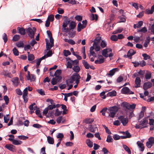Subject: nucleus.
<instances>
[{
    "mask_svg": "<svg viewBox=\"0 0 154 154\" xmlns=\"http://www.w3.org/2000/svg\"><path fill=\"white\" fill-rule=\"evenodd\" d=\"M53 46H54V45L51 44L50 42L48 43H47V44H46L47 50L48 51L50 50Z\"/></svg>",
    "mask_w": 154,
    "mask_h": 154,
    "instance_id": "42",
    "label": "nucleus"
},
{
    "mask_svg": "<svg viewBox=\"0 0 154 154\" xmlns=\"http://www.w3.org/2000/svg\"><path fill=\"white\" fill-rule=\"evenodd\" d=\"M68 34L71 37L73 38L75 35V31H73V29H70Z\"/></svg>",
    "mask_w": 154,
    "mask_h": 154,
    "instance_id": "25",
    "label": "nucleus"
},
{
    "mask_svg": "<svg viewBox=\"0 0 154 154\" xmlns=\"http://www.w3.org/2000/svg\"><path fill=\"white\" fill-rule=\"evenodd\" d=\"M123 147L125 150L127 152L128 154H131V151L127 145L123 144Z\"/></svg>",
    "mask_w": 154,
    "mask_h": 154,
    "instance_id": "30",
    "label": "nucleus"
},
{
    "mask_svg": "<svg viewBox=\"0 0 154 154\" xmlns=\"http://www.w3.org/2000/svg\"><path fill=\"white\" fill-rule=\"evenodd\" d=\"M136 105L133 104L130 105L127 102H123L121 104V106L124 108L130 110V109H134L135 108Z\"/></svg>",
    "mask_w": 154,
    "mask_h": 154,
    "instance_id": "2",
    "label": "nucleus"
},
{
    "mask_svg": "<svg viewBox=\"0 0 154 154\" xmlns=\"http://www.w3.org/2000/svg\"><path fill=\"white\" fill-rule=\"evenodd\" d=\"M13 53L16 56H17L19 55V52L16 48H14L13 49Z\"/></svg>",
    "mask_w": 154,
    "mask_h": 154,
    "instance_id": "41",
    "label": "nucleus"
},
{
    "mask_svg": "<svg viewBox=\"0 0 154 154\" xmlns=\"http://www.w3.org/2000/svg\"><path fill=\"white\" fill-rule=\"evenodd\" d=\"M37 91L41 95L43 96L45 95V92L42 89H37Z\"/></svg>",
    "mask_w": 154,
    "mask_h": 154,
    "instance_id": "51",
    "label": "nucleus"
},
{
    "mask_svg": "<svg viewBox=\"0 0 154 154\" xmlns=\"http://www.w3.org/2000/svg\"><path fill=\"white\" fill-rule=\"evenodd\" d=\"M94 121L93 119L87 118L85 119L84 120V122L86 124H91Z\"/></svg>",
    "mask_w": 154,
    "mask_h": 154,
    "instance_id": "24",
    "label": "nucleus"
},
{
    "mask_svg": "<svg viewBox=\"0 0 154 154\" xmlns=\"http://www.w3.org/2000/svg\"><path fill=\"white\" fill-rule=\"evenodd\" d=\"M141 82V80L140 78H136L135 80V83L136 85L135 86V87L137 88L140 87Z\"/></svg>",
    "mask_w": 154,
    "mask_h": 154,
    "instance_id": "13",
    "label": "nucleus"
},
{
    "mask_svg": "<svg viewBox=\"0 0 154 154\" xmlns=\"http://www.w3.org/2000/svg\"><path fill=\"white\" fill-rule=\"evenodd\" d=\"M72 65L73 63H72V62L71 61H68L67 62L66 66L67 68H69L70 69L72 68Z\"/></svg>",
    "mask_w": 154,
    "mask_h": 154,
    "instance_id": "50",
    "label": "nucleus"
},
{
    "mask_svg": "<svg viewBox=\"0 0 154 154\" xmlns=\"http://www.w3.org/2000/svg\"><path fill=\"white\" fill-rule=\"evenodd\" d=\"M128 54H129V53L131 54L129 55L132 58V56L135 54L136 53V51H134V50L133 49H130L129 51L128 52Z\"/></svg>",
    "mask_w": 154,
    "mask_h": 154,
    "instance_id": "36",
    "label": "nucleus"
},
{
    "mask_svg": "<svg viewBox=\"0 0 154 154\" xmlns=\"http://www.w3.org/2000/svg\"><path fill=\"white\" fill-rule=\"evenodd\" d=\"M119 70V69L118 68H113L110 70L109 72V73L108 74H107V75L110 76H112L114 74L115 72L118 71Z\"/></svg>",
    "mask_w": 154,
    "mask_h": 154,
    "instance_id": "10",
    "label": "nucleus"
},
{
    "mask_svg": "<svg viewBox=\"0 0 154 154\" xmlns=\"http://www.w3.org/2000/svg\"><path fill=\"white\" fill-rule=\"evenodd\" d=\"M71 62H72L74 66L79 65V61L77 60H72Z\"/></svg>",
    "mask_w": 154,
    "mask_h": 154,
    "instance_id": "56",
    "label": "nucleus"
},
{
    "mask_svg": "<svg viewBox=\"0 0 154 154\" xmlns=\"http://www.w3.org/2000/svg\"><path fill=\"white\" fill-rule=\"evenodd\" d=\"M53 78L51 80V83L52 85H56L57 83V82L56 78Z\"/></svg>",
    "mask_w": 154,
    "mask_h": 154,
    "instance_id": "49",
    "label": "nucleus"
},
{
    "mask_svg": "<svg viewBox=\"0 0 154 154\" xmlns=\"http://www.w3.org/2000/svg\"><path fill=\"white\" fill-rule=\"evenodd\" d=\"M75 19L78 21H81L82 19V17L81 15H77L75 17Z\"/></svg>",
    "mask_w": 154,
    "mask_h": 154,
    "instance_id": "52",
    "label": "nucleus"
},
{
    "mask_svg": "<svg viewBox=\"0 0 154 154\" xmlns=\"http://www.w3.org/2000/svg\"><path fill=\"white\" fill-rule=\"evenodd\" d=\"M8 140L12 142L13 144L16 145H20L22 143V142L20 140L13 139H11V138H9Z\"/></svg>",
    "mask_w": 154,
    "mask_h": 154,
    "instance_id": "7",
    "label": "nucleus"
},
{
    "mask_svg": "<svg viewBox=\"0 0 154 154\" xmlns=\"http://www.w3.org/2000/svg\"><path fill=\"white\" fill-rule=\"evenodd\" d=\"M116 92L115 91H113L108 92L107 96V97H113L116 96Z\"/></svg>",
    "mask_w": 154,
    "mask_h": 154,
    "instance_id": "23",
    "label": "nucleus"
},
{
    "mask_svg": "<svg viewBox=\"0 0 154 154\" xmlns=\"http://www.w3.org/2000/svg\"><path fill=\"white\" fill-rule=\"evenodd\" d=\"M18 78H13L11 80L13 84L15 86H17L18 84Z\"/></svg>",
    "mask_w": 154,
    "mask_h": 154,
    "instance_id": "19",
    "label": "nucleus"
},
{
    "mask_svg": "<svg viewBox=\"0 0 154 154\" xmlns=\"http://www.w3.org/2000/svg\"><path fill=\"white\" fill-rule=\"evenodd\" d=\"M75 80V78H70V79L66 80V85H69V84L72 83Z\"/></svg>",
    "mask_w": 154,
    "mask_h": 154,
    "instance_id": "17",
    "label": "nucleus"
},
{
    "mask_svg": "<svg viewBox=\"0 0 154 154\" xmlns=\"http://www.w3.org/2000/svg\"><path fill=\"white\" fill-rule=\"evenodd\" d=\"M137 144L139 149V150L143 152L144 149V144L140 141H138Z\"/></svg>",
    "mask_w": 154,
    "mask_h": 154,
    "instance_id": "8",
    "label": "nucleus"
},
{
    "mask_svg": "<svg viewBox=\"0 0 154 154\" xmlns=\"http://www.w3.org/2000/svg\"><path fill=\"white\" fill-rule=\"evenodd\" d=\"M106 141L108 143H112L113 141L112 136L110 135H108L107 136Z\"/></svg>",
    "mask_w": 154,
    "mask_h": 154,
    "instance_id": "40",
    "label": "nucleus"
},
{
    "mask_svg": "<svg viewBox=\"0 0 154 154\" xmlns=\"http://www.w3.org/2000/svg\"><path fill=\"white\" fill-rule=\"evenodd\" d=\"M100 45L101 48H104L106 47L107 46V42L104 40H102Z\"/></svg>",
    "mask_w": 154,
    "mask_h": 154,
    "instance_id": "37",
    "label": "nucleus"
},
{
    "mask_svg": "<svg viewBox=\"0 0 154 154\" xmlns=\"http://www.w3.org/2000/svg\"><path fill=\"white\" fill-rule=\"evenodd\" d=\"M118 18L120 20V21L118 23H125L126 21L127 17L124 14H122V15L119 16Z\"/></svg>",
    "mask_w": 154,
    "mask_h": 154,
    "instance_id": "11",
    "label": "nucleus"
},
{
    "mask_svg": "<svg viewBox=\"0 0 154 154\" xmlns=\"http://www.w3.org/2000/svg\"><path fill=\"white\" fill-rule=\"evenodd\" d=\"M13 146L12 144H7L5 145V147L10 151L13 152H16V149L13 147Z\"/></svg>",
    "mask_w": 154,
    "mask_h": 154,
    "instance_id": "9",
    "label": "nucleus"
},
{
    "mask_svg": "<svg viewBox=\"0 0 154 154\" xmlns=\"http://www.w3.org/2000/svg\"><path fill=\"white\" fill-rule=\"evenodd\" d=\"M63 54L66 57H67L68 55H70L71 54V53L68 50H64L63 51Z\"/></svg>",
    "mask_w": 154,
    "mask_h": 154,
    "instance_id": "35",
    "label": "nucleus"
},
{
    "mask_svg": "<svg viewBox=\"0 0 154 154\" xmlns=\"http://www.w3.org/2000/svg\"><path fill=\"white\" fill-rule=\"evenodd\" d=\"M2 38L4 40V41L5 43L7 42L8 41V38L7 35L5 33H4L3 34Z\"/></svg>",
    "mask_w": 154,
    "mask_h": 154,
    "instance_id": "43",
    "label": "nucleus"
},
{
    "mask_svg": "<svg viewBox=\"0 0 154 154\" xmlns=\"http://www.w3.org/2000/svg\"><path fill=\"white\" fill-rule=\"evenodd\" d=\"M61 72L62 71L61 69H57L54 72V75L55 76V77H62L61 76H60V75L61 73Z\"/></svg>",
    "mask_w": 154,
    "mask_h": 154,
    "instance_id": "16",
    "label": "nucleus"
},
{
    "mask_svg": "<svg viewBox=\"0 0 154 154\" xmlns=\"http://www.w3.org/2000/svg\"><path fill=\"white\" fill-rule=\"evenodd\" d=\"M85 27V26H84L81 23L79 22L77 25V30L78 32H80L82 29H83Z\"/></svg>",
    "mask_w": 154,
    "mask_h": 154,
    "instance_id": "15",
    "label": "nucleus"
},
{
    "mask_svg": "<svg viewBox=\"0 0 154 154\" xmlns=\"http://www.w3.org/2000/svg\"><path fill=\"white\" fill-rule=\"evenodd\" d=\"M109 48H106L104 49L102 51V55L104 57H108V55L107 53H108V49Z\"/></svg>",
    "mask_w": 154,
    "mask_h": 154,
    "instance_id": "31",
    "label": "nucleus"
},
{
    "mask_svg": "<svg viewBox=\"0 0 154 154\" xmlns=\"http://www.w3.org/2000/svg\"><path fill=\"white\" fill-rule=\"evenodd\" d=\"M36 30V28L33 27L32 29L30 27H28L26 29V32L29 37L31 38H34L35 33Z\"/></svg>",
    "mask_w": 154,
    "mask_h": 154,
    "instance_id": "3",
    "label": "nucleus"
},
{
    "mask_svg": "<svg viewBox=\"0 0 154 154\" xmlns=\"http://www.w3.org/2000/svg\"><path fill=\"white\" fill-rule=\"evenodd\" d=\"M91 20H97L98 18V16L97 14H92L91 15Z\"/></svg>",
    "mask_w": 154,
    "mask_h": 154,
    "instance_id": "28",
    "label": "nucleus"
},
{
    "mask_svg": "<svg viewBox=\"0 0 154 154\" xmlns=\"http://www.w3.org/2000/svg\"><path fill=\"white\" fill-rule=\"evenodd\" d=\"M16 46L18 48H23L24 47V44L22 41L18 42L16 44Z\"/></svg>",
    "mask_w": 154,
    "mask_h": 154,
    "instance_id": "39",
    "label": "nucleus"
},
{
    "mask_svg": "<svg viewBox=\"0 0 154 154\" xmlns=\"http://www.w3.org/2000/svg\"><path fill=\"white\" fill-rule=\"evenodd\" d=\"M17 29L18 30L19 33L21 35H24L25 34V29L23 28L18 27L17 28Z\"/></svg>",
    "mask_w": 154,
    "mask_h": 154,
    "instance_id": "14",
    "label": "nucleus"
},
{
    "mask_svg": "<svg viewBox=\"0 0 154 154\" xmlns=\"http://www.w3.org/2000/svg\"><path fill=\"white\" fill-rule=\"evenodd\" d=\"M20 38V36L18 35H15L13 38L12 41L14 42H16L18 41Z\"/></svg>",
    "mask_w": 154,
    "mask_h": 154,
    "instance_id": "38",
    "label": "nucleus"
},
{
    "mask_svg": "<svg viewBox=\"0 0 154 154\" xmlns=\"http://www.w3.org/2000/svg\"><path fill=\"white\" fill-rule=\"evenodd\" d=\"M143 36V34L142 33H141V35L139 37H134V41L137 43L138 42H140V38L142 37Z\"/></svg>",
    "mask_w": 154,
    "mask_h": 154,
    "instance_id": "47",
    "label": "nucleus"
},
{
    "mask_svg": "<svg viewBox=\"0 0 154 154\" xmlns=\"http://www.w3.org/2000/svg\"><path fill=\"white\" fill-rule=\"evenodd\" d=\"M18 137L19 139L23 140H25L29 138L28 137L24 135H20Z\"/></svg>",
    "mask_w": 154,
    "mask_h": 154,
    "instance_id": "44",
    "label": "nucleus"
},
{
    "mask_svg": "<svg viewBox=\"0 0 154 154\" xmlns=\"http://www.w3.org/2000/svg\"><path fill=\"white\" fill-rule=\"evenodd\" d=\"M48 51H49L47 52V54H46L47 57L51 56L53 54L52 50H49Z\"/></svg>",
    "mask_w": 154,
    "mask_h": 154,
    "instance_id": "59",
    "label": "nucleus"
},
{
    "mask_svg": "<svg viewBox=\"0 0 154 154\" xmlns=\"http://www.w3.org/2000/svg\"><path fill=\"white\" fill-rule=\"evenodd\" d=\"M118 107L116 106H114L112 107H110L108 109L109 112L112 111L116 113L118 111Z\"/></svg>",
    "mask_w": 154,
    "mask_h": 154,
    "instance_id": "12",
    "label": "nucleus"
},
{
    "mask_svg": "<svg viewBox=\"0 0 154 154\" xmlns=\"http://www.w3.org/2000/svg\"><path fill=\"white\" fill-rule=\"evenodd\" d=\"M118 119L120 121L124 126H126L128 122V119L123 116H119Z\"/></svg>",
    "mask_w": 154,
    "mask_h": 154,
    "instance_id": "4",
    "label": "nucleus"
},
{
    "mask_svg": "<svg viewBox=\"0 0 154 154\" xmlns=\"http://www.w3.org/2000/svg\"><path fill=\"white\" fill-rule=\"evenodd\" d=\"M47 19L49 20H50L52 22L54 20V15L52 14L50 15L48 17Z\"/></svg>",
    "mask_w": 154,
    "mask_h": 154,
    "instance_id": "57",
    "label": "nucleus"
},
{
    "mask_svg": "<svg viewBox=\"0 0 154 154\" xmlns=\"http://www.w3.org/2000/svg\"><path fill=\"white\" fill-rule=\"evenodd\" d=\"M4 99L5 101V104L8 105L9 103V99L7 95H5L4 97Z\"/></svg>",
    "mask_w": 154,
    "mask_h": 154,
    "instance_id": "55",
    "label": "nucleus"
},
{
    "mask_svg": "<svg viewBox=\"0 0 154 154\" xmlns=\"http://www.w3.org/2000/svg\"><path fill=\"white\" fill-rule=\"evenodd\" d=\"M103 127L105 130L106 132L109 134H111V132L108 128L105 125H103Z\"/></svg>",
    "mask_w": 154,
    "mask_h": 154,
    "instance_id": "54",
    "label": "nucleus"
},
{
    "mask_svg": "<svg viewBox=\"0 0 154 154\" xmlns=\"http://www.w3.org/2000/svg\"><path fill=\"white\" fill-rule=\"evenodd\" d=\"M143 15L144 11H143L139 12V14L137 15V17L139 18H140L143 16Z\"/></svg>",
    "mask_w": 154,
    "mask_h": 154,
    "instance_id": "63",
    "label": "nucleus"
},
{
    "mask_svg": "<svg viewBox=\"0 0 154 154\" xmlns=\"http://www.w3.org/2000/svg\"><path fill=\"white\" fill-rule=\"evenodd\" d=\"M49 109L47 107H46L43 110V114L45 116H46L47 113L48 112Z\"/></svg>",
    "mask_w": 154,
    "mask_h": 154,
    "instance_id": "64",
    "label": "nucleus"
},
{
    "mask_svg": "<svg viewBox=\"0 0 154 154\" xmlns=\"http://www.w3.org/2000/svg\"><path fill=\"white\" fill-rule=\"evenodd\" d=\"M35 59V57L33 54H30L28 55V60L29 61H32Z\"/></svg>",
    "mask_w": 154,
    "mask_h": 154,
    "instance_id": "46",
    "label": "nucleus"
},
{
    "mask_svg": "<svg viewBox=\"0 0 154 154\" xmlns=\"http://www.w3.org/2000/svg\"><path fill=\"white\" fill-rule=\"evenodd\" d=\"M142 56L143 57V59L145 60H147L148 59H149L150 58V57L149 55L145 53L143 54Z\"/></svg>",
    "mask_w": 154,
    "mask_h": 154,
    "instance_id": "48",
    "label": "nucleus"
},
{
    "mask_svg": "<svg viewBox=\"0 0 154 154\" xmlns=\"http://www.w3.org/2000/svg\"><path fill=\"white\" fill-rule=\"evenodd\" d=\"M10 74L11 73L8 72L7 70L6 71H5L3 72V75H4L5 76H8V77H11L10 76Z\"/></svg>",
    "mask_w": 154,
    "mask_h": 154,
    "instance_id": "60",
    "label": "nucleus"
},
{
    "mask_svg": "<svg viewBox=\"0 0 154 154\" xmlns=\"http://www.w3.org/2000/svg\"><path fill=\"white\" fill-rule=\"evenodd\" d=\"M110 39L112 41H116L118 40L117 36L115 35H112L111 36Z\"/></svg>",
    "mask_w": 154,
    "mask_h": 154,
    "instance_id": "45",
    "label": "nucleus"
},
{
    "mask_svg": "<svg viewBox=\"0 0 154 154\" xmlns=\"http://www.w3.org/2000/svg\"><path fill=\"white\" fill-rule=\"evenodd\" d=\"M32 126L37 128H40L42 127V126L38 124H35L33 125Z\"/></svg>",
    "mask_w": 154,
    "mask_h": 154,
    "instance_id": "58",
    "label": "nucleus"
},
{
    "mask_svg": "<svg viewBox=\"0 0 154 154\" xmlns=\"http://www.w3.org/2000/svg\"><path fill=\"white\" fill-rule=\"evenodd\" d=\"M48 143L51 144H53L54 143V140L53 138L48 136L47 137Z\"/></svg>",
    "mask_w": 154,
    "mask_h": 154,
    "instance_id": "20",
    "label": "nucleus"
},
{
    "mask_svg": "<svg viewBox=\"0 0 154 154\" xmlns=\"http://www.w3.org/2000/svg\"><path fill=\"white\" fill-rule=\"evenodd\" d=\"M113 138L115 140H117L120 139V136L117 134H115L113 136Z\"/></svg>",
    "mask_w": 154,
    "mask_h": 154,
    "instance_id": "61",
    "label": "nucleus"
},
{
    "mask_svg": "<svg viewBox=\"0 0 154 154\" xmlns=\"http://www.w3.org/2000/svg\"><path fill=\"white\" fill-rule=\"evenodd\" d=\"M148 141L146 142V145L148 148H150L153 145V144L152 143L150 140V139L148 138Z\"/></svg>",
    "mask_w": 154,
    "mask_h": 154,
    "instance_id": "34",
    "label": "nucleus"
},
{
    "mask_svg": "<svg viewBox=\"0 0 154 154\" xmlns=\"http://www.w3.org/2000/svg\"><path fill=\"white\" fill-rule=\"evenodd\" d=\"M82 62L83 65L86 69H89L90 65L87 61H85V60H83L82 61Z\"/></svg>",
    "mask_w": 154,
    "mask_h": 154,
    "instance_id": "29",
    "label": "nucleus"
},
{
    "mask_svg": "<svg viewBox=\"0 0 154 154\" xmlns=\"http://www.w3.org/2000/svg\"><path fill=\"white\" fill-rule=\"evenodd\" d=\"M70 21L69 19H64L62 25V27H66L67 25L70 22Z\"/></svg>",
    "mask_w": 154,
    "mask_h": 154,
    "instance_id": "21",
    "label": "nucleus"
},
{
    "mask_svg": "<svg viewBox=\"0 0 154 154\" xmlns=\"http://www.w3.org/2000/svg\"><path fill=\"white\" fill-rule=\"evenodd\" d=\"M148 124V120L147 118H144L140 121H139L138 124L135 125L136 129H142L146 128V125Z\"/></svg>",
    "mask_w": 154,
    "mask_h": 154,
    "instance_id": "1",
    "label": "nucleus"
},
{
    "mask_svg": "<svg viewBox=\"0 0 154 154\" xmlns=\"http://www.w3.org/2000/svg\"><path fill=\"white\" fill-rule=\"evenodd\" d=\"M47 107L48 108L49 110H52L56 108L55 105L53 104V105H49Z\"/></svg>",
    "mask_w": 154,
    "mask_h": 154,
    "instance_id": "62",
    "label": "nucleus"
},
{
    "mask_svg": "<svg viewBox=\"0 0 154 154\" xmlns=\"http://www.w3.org/2000/svg\"><path fill=\"white\" fill-rule=\"evenodd\" d=\"M76 26V24L75 22L71 21L69 24V27L70 29H74Z\"/></svg>",
    "mask_w": 154,
    "mask_h": 154,
    "instance_id": "27",
    "label": "nucleus"
},
{
    "mask_svg": "<svg viewBox=\"0 0 154 154\" xmlns=\"http://www.w3.org/2000/svg\"><path fill=\"white\" fill-rule=\"evenodd\" d=\"M147 28L145 26H144L142 27L141 29H139L137 30V32H141L140 33V34H141V33H142L141 32L143 33H145L147 32Z\"/></svg>",
    "mask_w": 154,
    "mask_h": 154,
    "instance_id": "26",
    "label": "nucleus"
},
{
    "mask_svg": "<svg viewBox=\"0 0 154 154\" xmlns=\"http://www.w3.org/2000/svg\"><path fill=\"white\" fill-rule=\"evenodd\" d=\"M109 112H110V113H109V116L112 118H114L115 117L116 113L112 111L107 112L108 113H109Z\"/></svg>",
    "mask_w": 154,
    "mask_h": 154,
    "instance_id": "53",
    "label": "nucleus"
},
{
    "mask_svg": "<svg viewBox=\"0 0 154 154\" xmlns=\"http://www.w3.org/2000/svg\"><path fill=\"white\" fill-rule=\"evenodd\" d=\"M152 86V83L150 82H147L144 83L143 86V88L144 90H147L150 88Z\"/></svg>",
    "mask_w": 154,
    "mask_h": 154,
    "instance_id": "6",
    "label": "nucleus"
},
{
    "mask_svg": "<svg viewBox=\"0 0 154 154\" xmlns=\"http://www.w3.org/2000/svg\"><path fill=\"white\" fill-rule=\"evenodd\" d=\"M121 92L122 94H134V92L131 91L127 87H125L123 88L121 90Z\"/></svg>",
    "mask_w": 154,
    "mask_h": 154,
    "instance_id": "5",
    "label": "nucleus"
},
{
    "mask_svg": "<svg viewBox=\"0 0 154 154\" xmlns=\"http://www.w3.org/2000/svg\"><path fill=\"white\" fill-rule=\"evenodd\" d=\"M150 40V37L149 36L147 37L145 41V42L143 44V46L145 47L146 48L147 47L148 44L149 43Z\"/></svg>",
    "mask_w": 154,
    "mask_h": 154,
    "instance_id": "18",
    "label": "nucleus"
},
{
    "mask_svg": "<svg viewBox=\"0 0 154 154\" xmlns=\"http://www.w3.org/2000/svg\"><path fill=\"white\" fill-rule=\"evenodd\" d=\"M86 143L87 145L90 148H91L93 146V142L91 141L90 139H88L86 140Z\"/></svg>",
    "mask_w": 154,
    "mask_h": 154,
    "instance_id": "32",
    "label": "nucleus"
},
{
    "mask_svg": "<svg viewBox=\"0 0 154 154\" xmlns=\"http://www.w3.org/2000/svg\"><path fill=\"white\" fill-rule=\"evenodd\" d=\"M104 62V58H100L99 60H97L95 61L94 63L96 64H101Z\"/></svg>",
    "mask_w": 154,
    "mask_h": 154,
    "instance_id": "22",
    "label": "nucleus"
},
{
    "mask_svg": "<svg viewBox=\"0 0 154 154\" xmlns=\"http://www.w3.org/2000/svg\"><path fill=\"white\" fill-rule=\"evenodd\" d=\"M73 70L75 72H78L80 70V68L79 65L73 66L72 68Z\"/></svg>",
    "mask_w": 154,
    "mask_h": 154,
    "instance_id": "33",
    "label": "nucleus"
}]
</instances>
